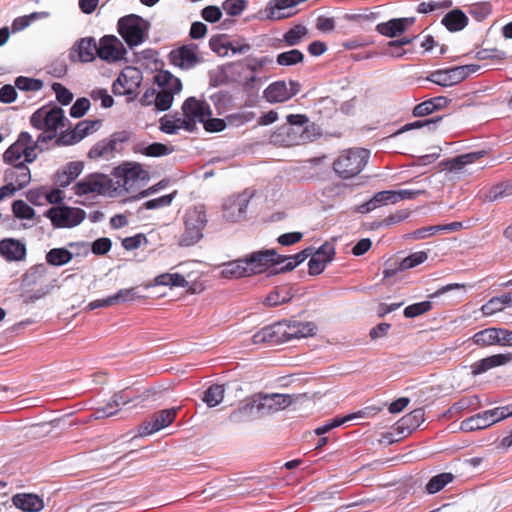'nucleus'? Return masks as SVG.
<instances>
[{"instance_id": "nucleus-43", "label": "nucleus", "mask_w": 512, "mask_h": 512, "mask_svg": "<svg viewBox=\"0 0 512 512\" xmlns=\"http://www.w3.org/2000/svg\"><path fill=\"white\" fill-rule=\"evenodd\" d=\"M187 130L185 118H172L164 116L160 120V130L166 134H176L179 130Z\"/></svg>"}, {"instance_id": "nucleus-32", "label": "nucleus", "mask_w": 512, "mask_h": 512, "mask_svg": "<svg viewBox=\"0 0 512 512\" xmlns=\"http://www.w3.org/2000/svg\"><path fill=\"white\" fill-rule=\"evenodd\" d=\"M82 170V162H70L62 170L57 172L55 182L59 187L65 188L81 174Z\"/></svg>"}, {"instance_id": "nucleus-5", "label": "nucleus", "mask_w": 512, "mask_h": 512, "mask_svg": "<svg viewBox=\"0 0 512 512\" xmlns=\"http://www.w3.org/2000/svg\"><path fill=\"white\" fill-rule=\"evenodd\" d=\"M369 158V151L363 148L344 150L333 163L335 173L343 178L350 179L358 175Z\"/></svg>"}, {"instance_id": "nucleus-62", "label": "nucleus", "mask_w": 512, "mask_h": 512, "mask_svg": "<svg viewBox=\"0 0 512 512\" xmlns=\"http://www.w3.org/2000/svg\"><path fill=\"white\" fill-rule=\"evenodd\" d=\"M90 107V101L87 98H79L70 108V115L74 118L82 117Z\"/></svg>"}, {"instance_id": "nucleus-13", "label": "nucleus", "mask_w": 512, "mask_h": 512, "mask_svg": "<svg viewBox=\"0 0 512 512\" xmlns=\"http://www.w3.org/2000/svg\"><path fill=\"white\" fill-rule=\"evenodd\" d=\"M84 210L75 207L57 206L47 211V217L57 228H72L85 219Z\"/></svg>"}, {"instance_id": "nucleus-49", "label": "nucleus", "mask_w": 512, "mask_h": 512, "mask_svg": "<svg viewBox=\"0 0 512 512\" xmlns=\"http://www.w3.org/2000/svg\"><path fill=\"white\" fill-rule=\"evenodd\" d=\"M290 299L291 295L287 289H275L267 295L265 298V304L267 306L273 307L286 303L290 301Z\"/></svg>"}, {"instance_id": "nucleus-42", "label": "nucleus", "mask_w": 512, "mask_h": 512, "mask_svg": "<svg viewBox=\"0 0 512 512\" xmlns=\"http://www.w3.org/2000/svg\"><path fill=\"white\" fill-rule=\"evenodd\" d=\"M156 285L170 287H186L188 281L179 273H163L158 275L154 280Z\"/></svg>"}, {"instance_id": "nucleus-34", "label": "nucleus", "mask_w": 512, "mask_h": 512, "mask_svg": "<svg viewBox=\"0 0 512 512\" xmlns=\"http://www.w3.org/2000/svg\"><path fill=\"white\" fill-rule=\"evenodd\" d=\"M253 343H282L281 340V330L279 328V324L274 323L273 325L266 326L262 328L260 331L255 333L252 337Z\"/></svg>"}, {"instance_id": "nucleus-8", "label": "nucleus", "mask_w": 512, "mask_h": 512, "mask_svg": "<svg viewBox=\"0 0 512 512\" xmlns=\"http://www.w3.org/2000/svg\"><path fill=\"white\" fill-rule=\"evenodd\" d=\"M155 81L161 88L157 91L156 109L160 111L168 110L173 102L175 94L182 90V83L168 71H161L155 76Z\"/></svg>"}, {"instance_id": "nucleus-50", "label": "nucleus", "mask_w": 512, "mask_h": 512, "mask_svg": "<svg viewBox=\"0 0 512 512\" xmlns=\"http://www.w3.org/2000/svg\"><path fill=\"white\" fill-rule=\"evenodd\" d=\"M112 305H118L122 303L132 302L139 298L137 288H125L119 290L116 294L111 295Z\"/></svg>"}, {"instance_id": "nucleus-29", "label": "nucleus", "mask_w": 512, "mask_h": 512, "mask_svg": "<svg viewBox=\"0 0 512 512\" xmlns=\"http://www.w3.org/2000/svg\"><path fill=\"white\" fill-rule=\"evenodd\" d=\"M5 180L15 183L18 189H22L30 183L31 173L24 163H19L5 171Z\"/></svg>"}, {"instance_id": "nucleus-6", "label": "nucleus", "mask_w": 512, "mask_h": 512, "mask_svg": "<svg viewBox=\"0 0 512 512\" xmlns=\"http://www.w3.org/2000/svg\"><path fill=\"white\" fill-rule=\"evenodd\" d=\"M40 142L33 141L28 132H21L18 139L4 152L3 159L10 165L31 163L37 158L36 149Z\"/></svg>"}, {"instance_id": "nucleus-36", "label": "nucleus", "mask_w": 512, "mask_h": 512, "mask_svg": "<svg viewBox=\"0 0 512 512\" xmlns=\"http://www.w3.org/2000/svg\"><path fill=\"white\" fill-rule=\"evenodd\" d=\"M467 22H468L467 16L462 11L457 10V9L450 11L442 19V24L449 31L462 30L467 25Z\"/></svg>"}, {"instance_id": "nucleus-15", "label": "nucleus", "mask_w": 512, "mask_h": 512, "mask_svg": "<svg viewBox=\"0 0 512 512\" xmlns=\"http://www.w3.org/2000/svg\"><path fill=\"white\" fill-rule=\"evenodd\" d=\"M253 192L245 190L229 197L223 205V217L229 222H239L245 218Z\"/></svg>"}, {"instance_id": "nucleus-41", "label": "nucleus", "mask_w": 512, "mask_h": 512, "mask_svg": "<svg viewBox=\"0 0 512 512\" xmlns=\"http://www.w3.org/2000/svg\"><path fill=\"white\" fill-rule=\"evenodd\" d=\"M512 195V183L502 182L494 185L485 194L486 201H500Z\"/></svg>"}, {"instance_id": "nucleus-3", "label": "nucleus", "mask_w": 512, "mask_h": 512, "mask_svg": "<svg viewBox=\"0 0 512 512\" xmlns=\"http://www.w3.org/2000/svg\"><path fill=\"white\" fill-rule=\"evenodd\" d=\"M183 232L179 245L188 247L198 243L203 238V232L208 223L206 207L194 205L187 208L182 216Z\"/></svg>"}, {"instance_id": "nucleus-26", "label": "nucleus", "mask_w": 512, "mask_h": 512, "mask_svg": "<svg viewBox=\"0 0 512 512\" xmlns=\"http://www.w3.org/2000/svg\"><path fill=\"white\" fill-rule=\"evenodd\" d=\"M511 361L512 353L495 354L473 363L471 365V373L472 375L477 376L492 368L506 365Z\"/></svg>"}, {"instance_id": "nucleus-22", "label": "nucleus", "mask_w": 512, "mask_h": 512, "mask_svg": "<svg viewBox=\"0 0 512 512\" xmlns=\"http://www.w3.org/2000/svg\"><path fill=\"white\" fill-rule=\"evenodd\" d=\"M197 50L198 48L195 44L184 45L172 50L169 53V60L173 65L181 69H191L200 62Z\"/></svg>"}, {"instance_id": "nucleus-10", "label": "nucleus", "mask_w": 512, "mask_h": 512, "mask_svg": "<svg viewBox=\"0 0 512 512\" xmlns=\"http://www.w3.org/2000/svg\"><path fill=\"white\" fill-rule=\"evenodd\" d=\"M147 30V22L137 15H128L118 21V32L130 47L141 44Z\"/></svg>"}, {"instance_id": "nucleus-37", "label": "nucleus", "mask_w": 512, "mask_h": 512, "mask_svg": "<svg viewBox=\"0 0 512 512\" xmlns=\"http://www.w3.org/2000/svg\"><path fill=\"white\" fill-rule=\"evenodd\" d=\"M116 146L117 142L115 140L98 142L90 149L88 156L91 159L103 158L108 160L113 156V152L115 151Z\"/></svg>"}, {"instance_id": "nucleus-12", "label": "nucleus", "mask_w": 512, "mask_h": 512, "mask_svg": "<svg viewBox=\"0 0 512 512\" xmlns=\"http://www.w3.org/2000/svg\"><path fill=\"white\" fill-rule=\"evenodd\" d=\"M74 193L83 195H110L112 180L104 174H90L73 186Z\"/></svg>"}, {"instance_id": "nucleus-33", "label": "nucleus", "mask_w": 512, "mask_h": 512, "mask_svg": "<svg viewBox=\"0 0 512 512\" xmlns=\"http://www.w3.org/2000/svg\"><path fill=\"white\" fill-rule=\"evenodd\" d=\"M395 203H397L396 191H380L376 193L368 202L362 204L359 210L362 213H367L382 205Z\"/></svg>"}, {"instance_id": "nucleus-1", "label": "nucleus", "mask_w": 512, "mask_h": 512, "mask_svg": "<svg viewBox=\"0 0 512 512\" xmlns=\"http://www.w3.org/2000/svg\"><path fill=\"white\" fill-rule=\"evenodd\" d=\"M292 403V398L287 394H257L251 397L244 405L234 410L230 419L242 420L243 417H260L276 413L287 408Z\"/></svg>"}, {"instance_id": "nucleus-61", "label": "nucleus", "mask_w": 512, "mask_h": 512, "mask_svg": "<svg viewBox=\"0 0 512 512\" xmlns=\"http://www.w3.org/2000/svg\"><path fill=\"white\" fill-rule=\"evenodd\" d=\"M173 198L174 194L163 195L161 197L146 201L144 203V207L149 210L163 208L169 206L172 203Z\"/></svg>"}, {"instance_id": "nucleus-14", "label": "nucleus", "mask_w": 512, "mask_h": 512, "mask_svg": "<svg viewBox=\"0 0 512 512\" xmlns=\"http://www.w3.org/2000/svg\"><path fill=\"white\" fill-rule=\"evenodd\" d=\"M311 132H301L299 128H293L292 126L283 125L279 127L270 136V142L273 145L281 147H292L295 145L304 144L311 141Z\"/></svg>"}, {"instance_id": "nucleus-31", "label": "nucleus", "mask_w": 512, "mask_h": 512, "mask_svg": "<svg viewBox=\"0 0 512 512\" xmlns=\"http://www.w3.org/2000/svg\"><path fill=\"white\" fill-rule=\"evenodd\" d=\"M263 98L271 104L288 101L290 97L287 90V82L275 81L269 84L263 91Z\"/></svg>"}, {"instance_id": "nucleus-21", "label": "nucleus", "mask_w": 512, "mask_h": 512, "mask_svg": "<svg viewBox=\"0 0 512 512\" xmlns=\"http://www.w3.org/2000/svg\"><path fill=\"white\" fill-rule=\"evenodd\" d=\"M277 253L274 249L253 252L246 256L245 262L249 276L263 273L271 265H274Z\"/></svg>"}, {"instance_id": "nucleus-23", "label": "nucleus", "mask_w": 512, "mask_h": 512, "mask_svg": "<svg viewBox=\"0 0 512 512\" xmlns=\"http://www.w3.org/2000/svg\"><path fill=\"white\" fill-rule=\"evenodd\" d=\"M335 255V248L332 244L324 243L314 253L308 262V271L310 275H319L330 263Z\"/></svg>"}, {"instance_id": "nucleus-38", "label": "nucleus", "mask_w": 512, "mask_h": 512, "mask_svg": "<svg viewBox=\"0 0 512 512\" xmlns=\"http://www.w3.org/2000/svg\"><path fill=\"white\" fill-rule=\"evenodd\" d=\"M473 341L478 346L499 345V328H486L473 336Z\"/></svg>"}, {"instance_id": "nucleus-40", "label": "nucleus", "mask_w": 512, "mask_h": 512, "mask_svg": "<svg viewBox=\"0 0 512 512\" xmlns=\"http://www.w3.org/2000/svg\"><path fill=\"white\" fill-rule=\"evenodd\" d=\"M73 258L72 252L66 248H53L46 254V261L52 266H62Z\"/></svg>"}, {"instance_id": "nucleus-30", "label": "nucleus", "mask_w": 512, "mask_h": 512, "mask_svg": "<svg viewBox=\"0 0 512 512\" xmlns=\"http://www.w3.org/2000/svg\"><path fill=\"white\" fill-rule=\"evenodd\" d=\"M12 502L24 512H38L44 507L43 499L36 494L19 493L13 496Z\"/></svg>"}, {"instance_id": "nucleus-47", "label": "nucleus", "mask_w": 512, "mask_h": 512, "mask_svg": "<svg viewBox=\"0 0 512 512\" xmlns=\"http://www.w3.org/2000/svg\"><path fill=\"white\" fill-rule=\"evenodd\" d=\"M49 16L48 12H33L29 15L21 16L12 22V30L13 32H19L24 30L26 27H28L32 21L41 19V18H47Z\"/></svg>"}, {"instance_id": "nucleus-27", "label": "nucleus", "mask_w": 512, "mask_h": 512, "mask_svg": "<svg viewBox=\"0 0 512 512\" xmlns=\"http://www.w3.org/2000/svg\"><path fill=\"white\" fill-rule=\"evenodd\" d=\"M511 361L512 353L495 354L473 363L471 365V373L472 375L477 376L492 368L506 365Z\"/></svg>"}, {"instance_id": "nucleus-20", "label": "nucleus", "mask_w": 512, "mask_h": 512, "mask_svg": "<svg viewBox=\"0 0 512 512\" xmlns=\"http://www.w3.org/2000/svg\"><path fill=\"white\" fill-rule=\"evenodd\" d=\"M126 49L122 41L114 35L103 36L98 45V57L108 63L123 59Z\"/></svg>"}, {"instance_id": "nucleus-45", "label": "nucleus", "mask_w": 512, "mask_h": 512, "mask_svg": "<svg viewBox=\"0 0 512 512\" xmlns=\"http://www.w3.org/2000/svg\"><path fill=\"white\" fill-rule=\"evenodd\" d=\"M454 475L451 473H441L432 477L426 485L429 494H435L442 490L447 484L452 482Z\"/></svg>"}, {"instance_id": "nucleus-52", "label": "nucleus", "mask_w": 512, "mask_h": 512, "mask_svg": "<svg viewBox=\"0 0 512 512\" xmlns=\"http://www.w3.org/2000/svg\"><path fill=\"white\" fill-rule=\"evenodd\" d=\"M427 258H428V255L424 251L412 253L400 262L399 270L411 269V268L425 262L427 260Z\"/></svg>"}, {"instance_id": "nucleus-25", "label": "nucleus", "mask_w": 512, "mask_h": 512, "mask_svg": "<svg viewBox=\"0 0 512 512\" xmlns=\"http://www.w3.org/2000/svg\"><path fill=\"white\" fill-rule=\"evenodd\" d=\"M414 22L415 19L412 17L394 18L377 24L376 31L383 36L394 38L403 34Z\"/></svg>"}, {"instance_id": "nucleus-19", "label": "nucleus", "mask_w": 512, "mask_h": 512, "mask_svg": "<svg viewBox=\"0 0 512 512\" xmlns=\"http://www.w3.org/2000/svg\"><path fill=\"white\" fill-rule=\"evenodd\" d=\"M177 408L161 410L144 421L138 428L140 436H148L169 426L176 418Z\"/></svg>"}, {"instance_id": "nucleus-48", "label": "nucleus", "mask_w": 512, "mask_h": 512, "mask_svg": "<svg viewBox=\"0 0 512 512\" xmlns=\"http://www.w3.org/2000/svg\"><path fill=\"white\" fill-rule=\"evenodd\" d=\"M304 59L303 53L298 49H292L278 54L276 62L281 66H292L301 63Z\"/></svg>"}, {"instance_id": "nucleus-57", "label": "nucleus", "mask_w": 512, "mask_h": 512, "mask_svg": "<svg viewBox=\"0 0 512 512\" xmlns=\"http://www.w3.org/2000/svg\"><path fill=\"white\" fill-rule=\"evenodd\" d=\"M307 30L304 26H295L294 28L288 30L284 34V41L289 46H295L297 45L301 39L306 35Z\"/></svg>"}, {"instance_id": "nucleus-55", "label": "nucleus", "mask_w": 512, "mask_h": 512, "mask_svg": "<svg viewBox=\"0 0 512 512\" xmlns=\"http://www.w3.org/2000/svg\"><path fill=\"white\" fill-rule=\"evenodd\" d=\"M15 86L23 91H39L43 87L41 80L20 76L15 80Z\"/></svg>"}, {"instance_id": "nucleus-24", "label": "nucleus", "mask_w": 512, "mask_h": 512, "mask_svg": "<svg viewBox=\"0 0 512 512\" xmlns=\"http://www.w3.org/2000/svg\"><path fill=\"white\" fill-rule=\"evenodd\" d=\"M98 56V45L93 37H85L77 41L71 48L69 57L72 61L92 62Z\"/></svg>"}, {"instance_id": "nucleus-46", "label": "nucleus", "mask_w": 512, "mask_h": 512, "mask_svg": "<svg viewBox=\"0 0 512 512\" xmlns=\"http://www.w3.org/2000/svg\"><path fill=\"white\" fill-rule=\"evenodd\" d=\"M482 156V152L467 153L459 155L449 161L446 165L450 171L461 170L465 165L473 163L476 159Z\"/></svg>"}, {"instance_id": "nucleus-54", "label": "nucleus", "mask_w": 512, "mask_h": 512, "mask_svg": "<svg viewBox=\"0 0 512 512\" xmlns=\"http://www.w3.org/2000/svg\"><path fill=\"white\" fill-rule=\"evenodd\" d=\"M432 308V303L430 301H422L419 303H414L412 305L407 306L404 309V316L406 318H415L417 316H420L428 311H430Z\"/></svg>"}, {"instance_id": "nucleus-2", "label": "nucleus", "mask_w": 512, "mask_h": 512, "mask_svg": "<svg viewBox=\"0 0 512 512\" xmlns=\"http://www.w3.org/2000/svg\"><path fill=\"white\" fill-rule=\"evenodd\" d=\"M273 59L268 56L248 57L241 62L232 64V73L235 81L245 91L258 90L263 81L259 74L265 67L272 65Z\"/></svg>"}, {"instance_id": "nucleus-59", "label": "nucleus", "mask_w": 512, "mask_h": 512, "mask_svg": "<svg viewBox=\"0 0 512 512\" xmlns=\"http://www.w3.org/2000/svg\"><path fill=\"white\" fill-rule=\"evenodd\" d=\"M100 125V121H81L79 122L75 127V132L78 137V139L81 141L83 138H85L88 134L95 131Z\"/></svg>"}, {"instance_id": "nucleus-60", "label": "nucleus", "mask_w": 512, "mask_h": 512, "mask_svg": "<svg viewBox=\"0 0 512 512\" xmlns=\"http://www.w3.org/2000/svg\"><path fill=\"white\" fill-rule=\"evenodd\" d=\"M52 90L55 92L57 100L63 105H68L73 100V94L60 83H54Z\"/></svg>"}, {"instance_id": "nucleus-9", "label": "nucleus", "mask_w": 512, "mask_h": 512, "mask_svg": "<svg viewBox=\"0 0 512 512\" xmlns=\"http://www.w3.org/2000/svg\"><path fill=\"white\" fill-rule=\"evenodd\" d=\"M512 416V404L496 407L491 410L478 413L461 422L460 428L463 431H475L485 429L507 417Z\"/></svg>"}, {"instance_id": "nucleus-11", "label": "nucleus", "mask_w": 512, "mask_h": 512, "mask_svg": "<svg viewBox=\"0 0 512 512\" xmlns=\"http://www.w3.org/2000/svg\"><path fill=\"white\" fill-rule=\"evenodd\" d=\"M479 69L477 65H463L448 69H440L433 71L427 80L442 87H450L456 85L466 79L470 74L475 73Z\"/></svg>"}, {"instance_id": "nucleus-56", "label": "nucleus", "mask_w": 512, "mask_h": 512, "mask_svg": "<svg viewBox=\"0 0 512 512\" xmlns=\"http://www.w3.org/2000/svg\"><path fill=\"white\" fill-rule=\"evenodd\" d=\"M12 210L14 215L21 219H31L35 214L34 209L22 200L15 201L12 205Z\"/></svg>"}, {"instance_id": "nucleus-18", "label": "nucleus", "mask_w": 512, "mask_h": 512, "mask_svg": "<svg viewBox=\"0 0 512 512\" xmlns=\"http://www.w3.org/2000/svg\"><path fill=\"white\" fill-rule=\"evenodd\" d=\"M278 324L281 330L282 343L292 339L312 336L316 331V325L313 322L283 320L279 321Z\"/></svg>"}, {"instance_id": "nucleus-58", "label": "nucleus", "mask_w": 512, "mask_h": 512, "mask_svg": "<svg viewBox=\"0 0 512 512\" xmlns=\"http://www.w3.org/2000/svg\"><path fill=\"white\" fill-rule=\"evenodd\" d=\"M308 124L309 118L304 114H290L287 116V125L299 128L301 132H311Z\"/></svg>"}, {"instance_id": "nucleus-7", "label": "nucleus", "mask_w": 512, "mask_h": 512, "mask_svg": "<svg viewBox=\"0 0 512 512\" xmlns=\"http://www.w3.org/2000/svg\"><path fill=\"white\" fill-rule=\"evenodd\" d=\"M112 175L116 178L118 188L128 193L139 189L149 178L148 172L139 163H124L114 168Z\"/></svg>"}, {"instance_id": "nucleus-28", "label": "nucleus", "mask_w": 512, "mask_h": 512, "mask_svg": "<svg viewBox=\"0 0 512 512\" xmlns=\"http://www.w3.org/2000/svg\"><path fill=\"white\" fill-rule=\"evenodd\" d=\"M0 254L7 261H21L26 256V246L16 239H3L0 241Z\"/></svg>"}, {"instance_id": "nucleus-44", "label": "nucleus", "mask_w": 512, "mask_h": 512, "mask_svg": "<svg viewBox=\"0 0 512 512\" xmlns=\"http://www.w3.org/2000/svg\"><path fill=\"white\" fill-rule=\"evenodd\" d=\"M224 386L214 384L211 385L204 393L203 401L208 407H215L219 405L224 398Z\"/></svg>"}, {"instance_id": "nucleus-63", "label": "nucleus", "mask_w": 512, "mask_h": 512, "mask_svg": "<svg viewBox=\"0 0 512 512\" xmlns=\"http://www.w3.org/2000/svg\"><path fill=\"white\" fill-rule=\"evenodd\" d=\"M202 18L210 23L219 21L222 17V10L218 6H207L201 12Z\"/></svg>"}, {"instance_id": "nucleus-35", "label": "nucleus", "mask_w": 512, "mask_h": 512, "mask_svg": "<svg viewBox=\"0 0 512 512\" xmlns=\"http://www.w3.org/2000/svg\"><path fill=\"white\" fill-rule=\"evenodd\" d=\"M221 274L226 278L249 277L245 259H238L223 264Z\"/></svg>"}, {"instance_id": "nucleus-64", "label": "nucleus", "mask_w": 512, "mask_h": 512, "mask_svg": "<svg viewBox=\"0 0 512 512\" xmlns=\"http://www.w3.org/2000/svg\"><path fill=\"white\" fill-rule=\"evenodd\" d=\"M504 308L501 304L499 297L491 298L486 304L481 307L483 315L490 316L497 312L502 311Z\"/></svg>"}, {"instance_id": "nucleus-53", "label": "nucleus", "mask_w": 512, "mask_h": 512, "mask_svg": "<svg viewBox=\"0 0 512 512\" xmlns=\"http://www.w3.org/2000/svg\"><path fill=\"white\" fill-rule=\"evenodd\" d=\"M360 414H361V412L355 413V414H351V415L345 416L343 418L332 419L329 422H327L326 424L317 427L315 429V434L323 435V434L329 432L330 430H332L333 428H336V427L340 426L341 424H343V423H345L347 421H350V420H352L354 418L360 417L361 416Z\"/></svg>"}, {"instance_id": "nucleus-16", "label": "nucleus", "mask_w": 512, "mask_h": 512, "mask_svg": "<svg viewBox=\"0 0 512 512\" xmlns=\"http://www.w3.org/2000/svg\"><path fill=\"white\" fill-rule=\"evenodd\" d=\"M183 116L187 122V131H194L196 124L203 123L206 118L211 116L209 105L197 100L195 97H189L182 105Z\"/></svg>"}, {"instance_id": "nucleus-39", "label": "nucleus", "mask_w": 512, "mask_h": 512, "mask_svg": "<svg viewBox=\"0 0 512 512\" xmlns=\"http://www.w3.org/2000/svg\"><path fill=\"white\" fill-rule=\"evenodd\" d=\"M135 152L141 153L148 157L165 156L173 152V148L162 143H152L150 145L138 144Z\"/></svg>"}, {"instance_id": "nucleus-17", "label": "nucleus", "mask_w": 512, "mask_h": 512, "mask_svg": "<svg viewBox=\"0 0 512 512\" xmlns=\"http://www.w3.org/2000/svg\"><path fill=\"white\" fill-rule=\"evenodd\" d=\"M142 73L135 67H126L113 82L112 91L115 95H131L139 88Z\"/></svg>"}, {"instance_id": "nucleus-51", "label": "nucleus", "mask_w": 512, "mask_h": 512, "mask_svg": "<svg viewBox=\"0 0 512 512\" xmlns=\"http://www.w3.org/2000/svg\"><path fill=\"white\" fill-rule=\"evenodd\" d=\"M247 0H225L222 9L229 16H239L247 8Z\"/></svg>"}, {"instance_id": "nucleus-4", "label": "nucleus", "mask_w": 512, "mask_h": 512, "mask_svg": "<svg viewBox=\"0 0 512 512\" xmlns=\"http://www.w3.org/2000/svg\"><path fill=\"white\" fill-rule=\"evenodd\" d=\"M64 111L57 106L52 108L41 107L30 117L31 125L43 132L38 136L40 143H46L56 137L57 130L65 126Z\"/></svg>"}]
</instances>
